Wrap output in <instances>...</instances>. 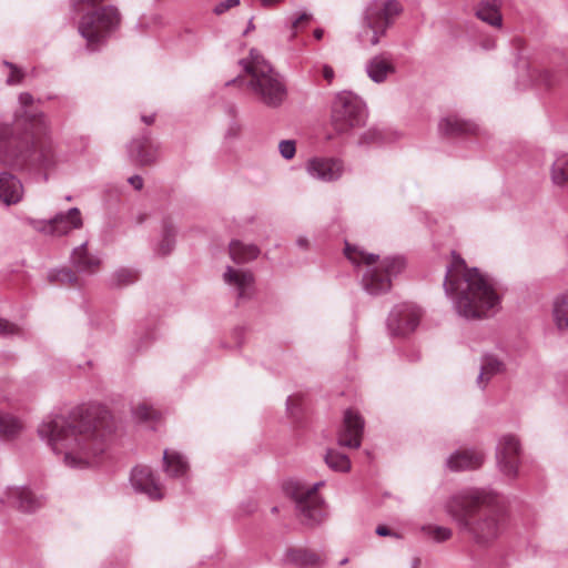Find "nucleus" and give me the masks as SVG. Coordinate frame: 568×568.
<instances>
[{
	"instance_id": "f257e3e1",
	"label": "nucleus",
	"mask_w": 568,
	"mask_h": 568,
	"mask_svg": "<svg viewBox=\"0 0 568 568\" xmlns=\"http://www.w3.org/2000/svg\"><path fill=\"white\" fill-rule=\"evenodd\" d=\"M111 430L109 413L90 407L79 418L48 416L39 425L38 434L54 453L64 455L68 466L83 468L98 463Z\"/></svg>"
},
{
	"instance_id": "f03ea898",
	"label": "nucleus",
	"mask_w": 568,
	"mask_h": 568,
	"mask_svg": "<svg viewBox=\"0 0 568 568\" xmlns=\"http://www.w3.org/2000/svg\"><path fill=\"white\" fill-rule=\"evenodd\" d=\"M19 102L23 114L12 124L0 121V162L17 170H48L54 165L55 156L45 116L28 110L33 104L30 93H21Z\"/></svg>"
},
{
	"instance_id": "7ed1b4c3",
	"label": "nucleus",
	"mask_w": 568,
	"mask_h": 568,
	"mask_svg": "<svg viewBox=\"0 0 568 568\" xmlns=\"http://www.w3.org/2000/svg\"><path fill=\"white\" fill-rule=\"evenodd\" d=\"M445 511L479 548L491 546L506 528L500 497L488 488L468 487L457 491L445 503Z\"/></svg>"
},
{
	"instance_id": "20e7f679",
	"label": "nucleus",
	"mask_w": 568,
	"mask_h": 568,
	"mask_svg": "<svg viewBox=\"0 0 568 568\" xmlns=\"http://www.w3.org/2000/svg\"><path fill=\"white\" fill-rule=\"evenodd\" d=\"M446 294L456 312L465 318H481L494 314L500 304L497 282L478 267L468 266L465 258L452 251L444 280Z\"/></svg>"
},
{
	"instance_id": "39448f33",
	"label": "nucleus",
	"mask_w": 568,
	"mask_h": 568,
	"mask_svg": "<svg viewBox=\"0 0 568 568\" xmlns=\"http://www.w3.org/2000/svg\"><path fill=\"white\" fill-rule=\"evenodd\" d=\"M345 257L356 267L363 270L362 284L371 295H378L390 288L392 276L405 267V260L399 254H375L366 251H343Z\"/></svg>"
},
{
	"instance_id": "423d86ee",
	"label": "nucleus",
	"mask_w": 568,
	"mask_h": 568,
	"mask_svg": "<svg viewBox=\"0 0 568 568\" xmlns=\"http://www.w3.org/2000/svg\"><path fill=\"white\" fill-rule=\"evenodd\" d=\"M240 64L248 75L247 87L255 98L268 108H278L286 98V85L278 72L257 49H251Z\"/></svg>"
},
{
	"instance_id": "0eeeda50",
	"label": "nucleus",
	"mask_w": 568,
	"mask_h": 568,
	"mask_svg": "<svg viewBox=\"0 0 568 568\" xmlns=\"http://www.w3.org/2000/svg\"><path fill=\"white\" fill-rule=\"evenodd\" d=\"M402 8L395 0H374L365 12L362 30L357 34V39L362 45H377L381 38L386 34L387 29L392 24V20L400 12Z\"/></svg>"
},
{
	"instance_id": "6e6552de",
	"label": "nucleus",
	"mask_w": 568,
	"mask_h": 568,
	"mask_svg": "<svg viewBox=\"0 0 568 568\" xmlns=\"http://www.w3.org/2000/svg\"><path fill=\"white\" fill-rule=\"evenodd\" d=\"M324 484L323 480L314 484L290 480L284 486L286 495L295 501L298 515L306 525H317L325 518L324 500L317 493Z\"/></svg>"
},
{
	"instance_id": "1a4fd4ad",
	"label": "nucleus",
	"mask_w": 568,
	"mask_h": 568,
	"mask_svg": "<svg viewBox=\"0 0 568 568\" xmlns=\"http://www.w3.org/2000/svg\"><path fill=\"white\" fill-rule=\"evenodd\" d=\"M366 119V105L358 95L343 91L335 97L332 106V121L336 131L347 133L363 126Z\"/></svg>"
},
{
	"instance_id": "9d476101",
	"label": "nucleus",
	"mask_w": 568,
	"mask_h": 568,
	"mask_svg": "<svg viewBox=\"0 0 568 568\" xmlns=\"http://www.w3.org/2000/svg\"><path fill=\"white\" fill-rule=\"evenodd\" d=\"M233 265H227L223 280L236 294L237 300H247L254 291V277L251 272L242 265L257 257L258 251H227Z\"/></svg>"
},
{
	"instance_id": "9b49d317",
	"label": "nucleus",
	"mask_w": 568,
	"mask_h": 568,
	"mask_svg": "<svg viewBox=\"0 0 568 568\" xmlns=\"http://www.w3.org/2000/svg\"><path fill=\"white\" fill-rule=\"evenodd\" d=\"M26 222L34 231L52 237L68 235L71 231L83 226L81 212L78 207H71L67 212L57 213L48 220L28 217Z\"/></svg>"
},
{
	"instance_id": "f8f14e48",
	"label": "nucleus",
	"mask_w": 568,
	"mask_h": 568,
	"mask_svg": "<svg viewBox=\"0 0 568 568\" xmlns=\"http://www.w3.org/2000/svg\"><path fill=\"white\" fill-rule=\"evenodd\" d=\"M521 445L518 437L507 434L500 437L497 448L496 458L499 470L509 478L518 475L520 465Z\"/></svg>"
},
{
	"instance_id": "ddd939ff",
	"label": "nucleus",
	"mask_w": 568,
	"mask_h": 568,
	"mask_svg": "<svg viewBox=\"0 0 568 568\" xmlns=\"http://www.w3.org/2000/svg\"><path fill=\"white\" fill-rule=\"evenodd\" d=\"M420 320V310L412 304L395 306L387 320L392 335L405 336L415 331Z\"/></svg>"
},
{
	"instance_id": "4468645a",
	"label": "nucleus",
	"mask_w": 568,
	"mask_h": 568,
	"mask_svg": "<svg viewBox=\"0 0 568 568\" xmlns=\"http://www.w3.org/2000/svg\"><path fill=\"white\" fill-rule=\"evenodd\" d=\"M363 430V417L353 409L345 410L343 425L337 436L338 445L348 448H358L362 443Z\"/></svg>"
},
{
	"instance_id": "2eb2a0df",
	"label": "nucleus",
	"mask_w": 568,
	"mask_h": 568,
	"mask_svg": "<svg viewBox=\"0 0 568 568\" xmlns=\"http://www.w3.org/2000/svg\"><path fill=\"white\" fill-rule=\"evenodd\" d=\"M130 481L135 491L146 495L152 500L163 497L162 486L149 466H136L131 471Z\"/></svg>"
},
{
	"instance_id": "dca6fc26",
	"label": "nucleus",
	"mask_w": 568,
	"mask_h": 568,
	"mask_svg": "<svg viewBox=\"0 0 568 568\" xmlns=\"http://www.w3.org/2000/svg\"><path fill=\"white\" fill-rule=\"evenodd\" d=\"M128 152L132 162L144 166L156 161L159 146L151 139L150 132L145 131L129 143Z\"/></svg>"
},
{
	"instance_id": "f3484780",
	"label": "nucleus",
	"mask_w": 568,
	"mask_h": 568,
	"mask_svg": "<svg viewBox=\"0 0 568 568\" xmlns=\"http://www.w3.org/2000/svg\"><path fill=\"white\" fill-rule=\"evenodd\" d=\"M307 173L320 181L333 182L344 173L343 162L333 158H313L306 164Z\"/></svg>"
},
{
	"instance_id": "a211bd4d",
	"label": "nucleus",
	"mask_w": 568,
	"mask_h": 568,
	"mask_svg": "<svg viewBox=\"0 0 568 568\" xmlns=\"http://www.w3.org/2000/svg\"><path fill=\"white\" fill-rule=\"evenodd\" d=\"M367 77L377 84L384 83L389 75L396 73V64L392 53L382 52L373 55L365 64Z\"/></svg>"
},
{
	"instance_id": "6ab92c4d",
	"label": "nucleus",
	"mask_w": 568,
	"mask_h": 568,
	"mask_svg": "<svg viewBox=\"0 0 568 568\" xmlns=\"http://www.w3.org/2000/svg\"><path fill=\"white\" fill-rule=\"evenodd\" d=\"M484 454L480 450H457L447 459V467L453 471L471 470L481 466Z\"/></svg>"
},
{
	"instance_id": "aec40b11",
	"label": "nucleus",
	"mask_w": 568,
	"mask_h": 568,
	"mask_svg": "<svg viewBox=\"0 0 568 568\" xmlns=\"http://www.w3.org/2000/svg\"><path fill=\"white\" fill-rule=\"evenodd\" d=\"M23 186L21 181L9 172L0 173V201L6 205L17 204L22 200Z\"/></svg>"
},
{
	"instance_id": "412c9836",
	"label": "nucleus",
	"mask_w": 568,
	"mask_h": 568,
	"mask_svg": "<svg viewBox=\"0 0 568 568\" xmlns=\"http://www.w3.org/2000/svg\"><path fill=\"white\" fill-rule=\"evenodd\" d=\"M438 130L443 135L454 138L477 134L478 126L473 122L460 119L458 115H448L439 121Z\"/></svg>"
},
{
	"instance_id": "4be33fe9",
	"label": "nucleus",
	"mask_w": 568,
	"mask_h": 568,
	"mask_svg": "<svg viewBox=\"0 0 568 568\" xmlns=\"http://www.w3.org/2000/svg\"><path fill=\"white\" fill-rule=\"evenodd\" d=\"M163 469L170 478L184 479L187 477L190 467L182 454L165 449L163 453Z\"/></svg>"
},
{
	"instance_id": "5701e85b",
	"label": "nucleus",
	"mask_w": 568,
	"mask_h": 568,
	"mask_svg": "<svg viewBox=\"0 0 568 568\" xmlns=\"http://www.w3.org/2000/svg\"><path fill=\"white\" fill-rule=\"evenodd\" d=\"M286 561L297 568H313L324 564V558L316 551L303 547L290 548Z\"/></svg>"
},
{
	"instance_id": "b1692460",
	"label": "nucleus",
	"mask_w": 568,
	"mask_h": 568,
	"mask_svg": "<svg viewBox=\"0 0 568 568\" xmlns=\"http://www.w3.org/2000/svg\"><path fill=\"white\" fill-rule=\"evenodd\" d=\"M9 498L13 506L24 513H32L42 506V500L28 488H12Z\"/></svg>"
},
{
	"instance_id": "393cba45",
	"label": "nucleus",
	"mask_w": 568,
	"mask_h": 568,
	"mask_svg": "<svg viewBox=\"0 0 568 568\" xmlns=\"http://www.w3.org/2000/svg\"><path fill=\"white\" fill-rule=\"evenodd\" d=\"M505 369L504 363L495 355L486 354L481 358L477 385L485 388L489 379Z\"/></svg>"
},
{
	"instance_id": "a878e982",
	"label": "nucleus",
	"mask_w": 568,
	"mask_h": 568,
	"mask_svg": "<svg viewBox=\"0 0 568 568\" xmlns=\"http://www.w3.org/2000/svg\"><path fill=\"white\" fill-rule=\"evenodd\" d=\"M476 16L478 19L493 27H500L503 22L499 4L496 0L481 1L476 10Z\"/></svg>"
},
{
	"instance_id": "bb28decb",
	"label": "nucleus",
	"mask_w": 568,
	"mask_h": 568,
	"mask_svg": "<svg viewBox=\"0 0 568 568\" xmlns=\"http://www.w3.org/2000/svg\"><path fill=\"white\" fill-rule=\"evenodd\" d=\"M70 258L79 272H94L100 264V258L91 251H72Z\"/></svg>"
},
{
	"instance_id": "cd10ccee",
	"label": "nucleus",
	"mask_w": 568,
	"mask_h": 568,
	"mask_svg": "<svg viewBox=\"0 0 568 568\" xmlns=\"http://www.w3.org/2000/svg\"><path fill=\"white\" fill-rule=\"evenodd\" d=\"M552 316L558 329H568V294H562L555 300Z\"/></svg>"
},
{
	"instance_id": "c85d7f7f",
	"label": "nucleus",
	"mask_w": 568,
	"mask_h": 568,
	"mask_svg": "<svg viewBox=\"0 0 568 568\" xmlns=\"http://www.w3.org/2000/svg\"><path fill=\"white\" fill-rule=\"evenodd\" d=\"M22 430L21 422L12 415L0 413V438L12 439Z\"/></svg>"
},
{
	"instance_id": "c756f323",
	"label": "nucleus",
	"mask_w": 568,
	"mask_h": 568,
	"mask_svg": "<svg viewBox=\"0 0 568 568\" xmlns=\"http://www.w3.org/2000/svg\"><path fill=\"white\" fill-rule=\"evenodd\" d=\"M551 181L559 186L568 182V154H561L554 161L551 165Z\"/></svg>"
},
{
	"instance_id": "7c9ffc66",
	"label": "nucleus",
	"mask_w": 568,
	"mask_h": 568,
	"mask_svg": "<svg viewBox=\"0 0 568 568\" xmlns=\"http://www.w3.org/2000/svg\"><path fill=\"white\" fill-rule=\"evenodd\" d=\"M326 465L335 471H348L351 469V460L345 454L334 449H328L325 455Z\"/></svg>"
},
{
	"instance_id": "2f4dec72",
	"label": "nucleus",
	"mask_w": 568,
	"mask_h": 568,
	"mask_svg": "<svg viewBox=\"0 0 568 568\" xmlns=\"http://www.w3.org/2000/svg\"><path fill=\"white\" fill-rule=\"evenodd\" d=\"M139 277L138 271L133 268L122 267L116 270L111 280L110 285L113 287H124L133 284Z\"/></svg>"
},
{
	"instance_id": "473e14b6",
	"label": "nucleus",
	"mask_w": 568,
	"mask_h": 568,
	"mask_svg": "<svg viewBox=\"0 0 568 568\" xmlns=\"http://www.w3.org/2000/svg\"><path fill=\"white\" fill-rule=\"evenodd\" d=\"M48 280L54 284H70L75 285L78 282L77 275L68 267L54 268L49 271Z\"/></svg>"
},
{
	"instance_id": "72a5a7b5",
	"label": "nucleus",
	"mask_w": 568,
	"mask_h": 568,
	"mask_svg": "<svg viewBox=\"0 0 568 568\" xmlns=\"http://www.w3.org/2000/svg\"><path fill=\"white\" fill-rule=\"evenodd\" d=\"M422 531L436 542L446 541L453 536V530L444 526L425 525L422 527Z\"/></svg>"
},
{
	"instance_id": "f704fd0d",
	"label": "nucleus",
	"mask_w": 568,
	"mask_h": 568,
	"mask_svg": "<svg viewBox=\"0 0 568 568\" xmlns=\"http://www.w3.org/2000/svg\"><path fill=\"white\" fill-rule=\"evenodd\" d=\"M385 141L384 132L379 130L378 128H371L367 131H365L359 140V145H371L375 143H383Z\"/></svg>"
},
{
	"instance_id": "c9c22d12",
	"label": "nucleus",
	"mask_w": 568,
	"mask_h": 568,
	"mask_svg": "<svg viewBox=\"0 0 568 568\" xmlns=\"http://www.w3.org/2000/svg\"><path fill=\"white\" fill-rule=\"evenodd\" d=\"M176 230L172 224L164 223L163 225V241L160 248H171L174 245Z\"/></svg>"
},
{
	"instance_id": "e433bc0d",
	"label": "nucleus",
	"mask_w": 568,
	"mask_h": 568,
	"mask_svg": "<svg viewBox=\"0 0 568 568\" xmlns=\"http://www.w3.org/2000/svg\"><path fill=\"white\" fill-rule=\"evenodd\" d=\"M278 150L285 160H291L295 155L296 144L293 140H282L278 144Z\"/></svg>"
},
{
	"instance_id": "4c0bfd02",
	"label": "nucleus",
	"mask_w": 568,
	"mask_h": 568,
	"mask_svg": "<svg viewBox=\"0 0 568 568\" xmlns=\"http://www.w3.org/2000/svg\"><path fill=\"white\" fill-rule=\"evenodd\" d=\"M20 333V328L17 324L6 320L0 318V336L8 337L12 335H17Z\"/></svg>"
},
{
	"instance_id": "58836bf2",
	"label": "nucleus",
	"mask_w": 568,
	"mask_h": 568,
	"mask_svg": "<svg viewBox=\"0 0 568 568\" xmlns=\"http://www.w3.org/2000/svg\"><path fill=\"white\" fill-rule=\"evenodd\" d=\"M312 20V14L303 12L292 21V38H295L297 31L304 28Z\"/></svg>"
},
{
	"instance_id": "ea45409f",
	"label": "nucleus",
	"mask_w": 568,
	"mask_h": 568,
	"mask_svg": "<svg viewBox=\"0 0 568 568\" xmlns=\"http://www.w3.org/2000/svg\"><path fill=\"white\" fill-rule=\"evenodd\" d=\"M133 414L140 420H149L154 417L155 410L145 404H141L134 408Z\"/></svg>"
},
{
	"instance_id": "a19ab883",
	"label": "nucleus",
	"mask_w": 568,
	"mask_h": 568,
	"mask_svg": "<svg viewBox=\"0 0 568 568\" xmlns=\"http://www.w3.org/2000/svg\"><path fill=\"white\" fill-rule=\"evenodd\" d=\"M3 64L11 70L10 75L7 79V83L9 85L20 83L23 78V72L11 62L4 61Z\"/></svg>"
},
{
	"instance_id": "79ce46f5",
	"label": "nucleus",
	"mask_w": 568,
	"mask_h": 568,
	"mask_svg": "<svg viewBox=\"0 0 568 568\" xmlns=\"http://www.w3.org/2000/svg\"><path fill=\"white\" fill-rule=\"evenodd\" d=\"M239 3H240V0H225V1H222L219 4L215 6L214 12L216 14H222L225 11H227L229 9H231L233 7H236Z\"/></svg>"
},
{
	"instance_id": "37998d69",
	"label": "nucleus",
	"mask_w": 568,
	"mask_h": 568,
	"mask_svg": "<svg viewBox=\"0 0 568 568\" xmlns=\"http://www.w3.org/2000/svg\"><path fill=\"white\" fill-rule=\"evenodd\" d=\"M240 132L241 125L236 122H232L225 132V139H236L240 135Z\"/></svg>"
},
{
	"instance_id": "c03bdc74",
	"label": "nucleus",
	"mask_w": 568,
	"mask_h": 568,
	"mask_svg": "<svg viewBox=\"0 0 568 568\" xmlns=\"http://www.w3.org/2000/svg\"><path fill=\"white\" fill-rule=\"evenodd\" d=\"M128 182L130 183V185L133 186L134 190L136 191H140L142 190L143 187V179L142 176L135 174V175H132L128 179Z\"/></svg>"
},
{
	"instance_id": "a18cd8bd",
	"label": "nucleus",
	"mask_w": 568,
	"mask_h": 568,
	"mask_svg": "<svg viewBox=\"0 0 568 568\" xmlns=\"http://www.w3.org/2000/svg\"><path fill=\"white\" fill-rule=\"evenodd\" d=\"M540 81L544 82L547 88H550L555 83V78L550 72L545 71L540 74Z\"/></svg>"
},
{
	"instance_id": "49530a36",
	"label": "nucleus",
	"mask_w": 568,
	"mask_h": 568,
	"mask_svg": "<svg viewBox=\"0 0 568 568\" xmlns=\"http://www.w3.org/2000/svg\"><path fill=\"white\" fill-rule=\"evenodd\" d=\"M322 75L323 78L328 82L331 83L334 79V70L332 67L329 65H323L322 67Z\"/></svg>"
},
{
	"instance_id": "de8ad7c7",
	"label": "nucleus",
	"mask_w": 568,
	"mask_h": 568,
	"mask_svg": "<svg viewBox=\"0 0 568 568\" xmlns=\"http://www.w3.org/2000/svg\"><path fill=\"white\" fill-rule=\"evenodd\" d=\"M376 534H377L378 536H388V535H390V531H389V529H388L387 527H385V526H378V527L376 528Z\"/></svg>"
},
{
	"instance_id": "09e8293b",
	"label": "nucleus",
	"mask_w": 568,
	"mask_h": 568,
	"mask_svg": "<svg viewBox=\"0 0 568 568\" xmlns=\"http://www.w3.org/2000/svg\"><path fill=\"white\" fill-rule=\"evenodd\" d=\"M281 1L282 0H261V4L265 8H268V7H272Z\"/></svg>"
},
{
	"instance_id": "8fccbe9b",
	"label": "nucleus",
	"mask_w": 568,
	"mask_h": 568,
	"mask_svg": "<svg viewBox=\"0 0 568 568\" xmlns=\"http://www.w3.org/2000/svg\"><path fill=\"white\" fill-rule=\"evenodd\" d=\"M255 29V26L253 23V19H250L248 23H247V27L246 29L244 30L243 32V36H246L251 31H253Z\"/></svg>"
},
{
	"instance_id": "3c124183",
	"label": "nucleus",
	"mask_w": 568,
	"mask_h": 568,
	"mask_svg": "<svg viewBox=\"0 0 568 568\" xmlns=\"http://www.w3.org/2000/svg\"><path fill=\"white\" fill-rule=\"evenodd\" d=\"M141 119L148 125H150L154 122V115H142Z\"/></svg>"
},
{
	"instance_id": "603ef678",
	"label": "nucleus",
	"mask_w": 568,
	"mask_h": 568,
	"mask_svg": "<svg viewBox=\"0 0 568 568\" xmlns=\"http://www.w3.org/2000/svg\"><path fill=\"white\" fill-rule=\"evenodd\" d=\"M313 34L316 40H321L324 36V30L320 28L315 29Z\"/></svg>"
},
{
	"instance_id": "864d4df0",
	"label": "nucleus",
	"mask_w": 568,
	"mask_h": 568,
	"mask_svg": "<svg viewBox=\"0 0 568 568\" xmlns=\"http://www.w3.org/2000/svg\"><path fill=\"white\" fill-rule=\"evenodd\" d=\"M419 565H420V559L419 558H414L413 561H412L410 568H419Z\"/></svg>"
},
{
	"instance_id": "5fc2aeb1",
	"label": "nucleus",
	"mask_w": 568,
	"mask_h": 568,
	"mask_svg": "<svg viewBox=\"0 0 568 568\" xmlns=\"http://www.w3.org/2000/svg\"><path fill=\"white\" fill-rule=\"evenodd\" d=\"M294 403V399L292 397H288L286 400L287 410L292 412V405Z\"/></svg>"
},
{
	"instance_id": "6e6d98bb",
	"label": "nucleus",
	"mask_w": 568,
	"mask_h": 568,
	"mask_svg": "<svg viewBox=\"0 0 568 568\" xmlns=\"http://www.w3.org/2000/svg\"><path fill=\"white\" fill-rule=\"evenodd\" d=\"M87 247H88V241H84V242L80 243L79 245H77L74 248L82 250V248H87Z\"/></svg>"
},
{
	"instance_id": "4d7b16f0",
	"label": "nucleus",
	"mask_w": 568,
	"mask_h": 568,
	"mask_svg": "<svg viewBox=\"0 0 568 568\" xmlns=\"http://www.w3.org/2000/svg\"><path fill=\"white\" fill-rule=\"evenodd\" d=\"M239 81H240V78H235V79H233V80H231V81H227V82H226V85H231V84L236 83V82H239Z\"/></svg>"
},
{
	"instance_id": "13d9d810",
	"label": "nucleus",
	"mask_w": 568,
	"mask_h": 568,
	"mask_svg": "<svg viewBox=\"0 0 568 568\" xmlns=\"http://www.w3.org/2000/svg\"><path fill=\"white\" fill-rule=\"evenodd\" d=\"M229 248H239L236 242H231Z\"/></svg>"
},
{
	"instance_id": "bf43d9fd",
	"label": "nucleus",
	"mask_w": 568,
	"mask_h": 568,
	"mask_svg": "<svg viewBox=\"0 0 568 568\" xmlns=\"http://www.w3.org/2000/svg\"><path fill=\"white\" fill-rule=\"evenodd\" d=\"M345 248L351 250V248H357V247H356V246H352V245H349V244L346 242V243H345Z\"/></svg>"
},
{
	"instance_id": "052dcab7",
	"label": "nucleus",
	"mask_w": 568,
	"mask_h": 568,
	"mask_svg": "<svg viewBox=\"0 0 568 568\" xmlns=\"http://www.w3.org/2000/svg\"><path fill=\"white\" fill-rule=\"evenodd\" d=\"M347 562H348V559H347V558H344L343 560H341V562H339V564H341V565H345V564H347Z\"/></svg>"
},
{
	"instance_id": "680f3d73",
	"label": "nucleus",
	"mask_w": 568,
	"mask_h": 568,
	"mask_svg": "<svg viewBox=\"0 0 568 568\" xmlns=\"http://www.w3.org/2000/svg\"><path fill=\"white\" fill-rule=\"evenodd\" d=\"M272 511H273V513L277 511V507H273V508H272Z\"/></svg>"
}]
</instances>
